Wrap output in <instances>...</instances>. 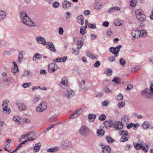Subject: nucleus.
I'll use <instances>...</instances> for the list:
<instances>
[{
	"instance_id": "obj_1",
	"label": "nucleus",
	"mask_w": 153,
	"mask_h": 153,
	"mask_svg": "<svg viewBox=\"0 0 153 153\" xmlns=\"http://www.w3.org/2000/svg\"><path fill=\"white\" fill-rule=\"evenodd\" d=\"M19 17L21 22L24 25L29 27L36 26L35 23L29 18L25 11H21L19 13Z\"/></svg>"
},
{
	"instance_id": "obj_2",
	"label": "nucleus",
	"mask_w": 153,
	"mask_h": 153,
	"mask_svg": "<svg viewBox=\"0 0 153 153\" xmlns=\"http://www.w3.org/2000/svg\"><path fill=\"white\" fill-rule=\"evenodd\" d=\"M75 95V92L71 89H67L63 93V97L68 100H70Z\"/></svg>"
},
{
	"instance_id": "obj_3",
	"label": "nucleus",
	"mask_w": 153,
	"mask_h": 153,
	"mask_svg": "<svg viewBox=\"0 0 153 153\" xmlns=\"http://www.w3.org/2000/svg\"><path fill=\"white\" fill-rule=\"evenodd\" d=\"M135 15L137 19L140 22H144L146 19V16L144 14L143 12L140 9L136 11Z\"/></svg>"
},
{
	"instance_id": "obj_4",
	"label": "nucleus",
	"mask_w": 153,
	"mask_h": 153,
	"mask_svg": "<svg viewBox=\"0 0 153 153\" xmlns=\"http://www.w3.org/2000/svg\"><path fill=\"white\" fill-rule=\"evenodd\" d=\"M79 131L81 136L85 137L88 136L90 133L89 128L85 126H81L80 127Z\"/></svg>"
},
{
	"instance_id": "obj_5",
	"label": "nucleus",
	"mask_w": 153,
	"mask_h": 153,
	"mask_svg": "<svg viewBox=\"0 0 153 153\" xmlns=\"http://www.w3.org/2000/svg\"><path fill=\"white\" fill-rule=\"evenodd\" d=\"M142 95L145 98L152 99L153 98V94L151 93L150 90L149 89L146 88L141 91Z\"/></svg>"
},
{
	"instance_id": "obj_6",
	"label": "nucleus",
	"mask_w": 153,
	"mask_h": 153,
	"mask_svg": "<svg viewBox=\"0 0 153 153\" xmlns=\"http://www.w3.org/2000/svg\"><path fill=\"white\" fill-rule=\"evenodd\" d=\"M47 107V103L45 102H42L36 107V111L39 112H41L46 109Z\"/></svg>"
},
{
	"instance_id": "obj_7",
	"label": "nucleus",
	"mask_w": 153,
	"mask_h": 153,
	"mask_svg": "<svg viewBox=\"0 0 153 153\" xmlns=\"http://www.w3.org/2000/svg\"><path fill=\"white\" fill-rule=\"evenodd\" d=\"M61 146L62 148L66 150L68 149H70L71 147V144L69 140H64L61 142Z\"/></svg>"
},
{
	"instance_id": "obj_8",
	"label": "nucleus",
	"mask_w": 153,
	"mask_h": 153,
	"mask_svg": "<svg viewBox=\"0 0 153 153\" xmlns=\"http://www.w3.org/2000/svg\"><path fill=\"white\" fill-rule=\"evenodd\" d=\"M58 68L57 65L54 63H50L48 66V71L49 73L54 72Z\"/></svg>"
},
{
	"instance_id": "obj_9",
	"label": "nucleus",
	"mask_w": 153,
	"mask_h": 153,
	"mask_svg": "<svg viewBox=\"0 0 153 153\" xmlns=\"http://www.w3.org/2000/svg\"><path fill=\"white\" fill-rule=\"evenodd\" d=\"M140 30L138 28H136V30H132L131 34L133 36L132 38V40H134L135 38L139 37Z\"/></svg>"
},
{
	"instance_id": "obj_10",
	"label": "nucleus",
	"mask_w": 153,
	"mask_h": 153,
	"mask_svg": "<svg viewBox=\"0 0 153 153\" xmlns=\"http://www.w3.org/2000/svg\"><path fill=\"white\" fill-rule=\"evenodd\" d=\"M67 78L66 77H64L61 80L60 82V86L63 88H66L68 87Z\"/></svg>"
},
{
	"instance_id": "obj_11",
	"label": "nucleus",
	"mask_w": 153,
	"mask_h": 153,
	"mask_svg": "<svg viewBox=\"0 0 153 153\" xmlns=\"http://www.w3.org/2000/svg\"><path fill=\"white\" fill-rule=\"evenodd\" d=\"M45 45L46 47L48 49H49L51 51L54 52H56V50L52 42H47Z\"/></svg>"
},
{
	"instance_id": "obj_12",
	"label": "nucleus",
	"mask_w": 153,
	"mask_h": 153,
	"mask_svg": "<svg viewBox=\"0 0 153 153\" xmlns=\"http://www.w3.org/2000/svg\"><path fill=\"white\" fill-rule=\"evenodd\" d=\"M8 102L9 101L7 100L4 101L2 106L3 110L4 111H7V113L8 114H9L10 112V108L8 107Z\"/></svg>"
},
{
	"instance_id": "obj_13",
	"label": "nucleus",
	"mask_w": 153,
	"mask_h": 153,
	"mask_svg": "<svg viewBox=\"0 0 153 153\" xmlns=\"http://www.w3.org/2000/svg\"><path fill=\"white\" fill-rule=\"evenodd\" d=\"M113 126L115 128L118 130L122 129L123 127L122 122L117 121L113 123Z\"/></svg>"
},
{
	"instance_id": "obj_14",
	"label": "nucleus",
	"mask_w": 153,
	"mask_h": 153,
	"mask_svg": "<svg viewBox=\"0 0 153 153\" xmlns=\"http://www.w3.org/2000/svg\"><path fill=\"white\" fill-rule=\"evenodd\" d=\"M67 59V56H64L60 58L54 59L53 60V61L54 62H64L66 61Z\"/></svg>"
},
{
	"instance_id": "obj_15",
	"label": "nucleus",
	"mask_w": 153,
	"mask_h": 153,
	"mask_svg": "<svg viewBox=\"0 0 153 153\" xmlns=\"http://www.w3.org/2000/svg\"><path fill=\"white\" fill-rule=\"evenodd\" d=\"M71 3L69 1L67 0L64 1L62 4V7L65 9H69L71 7Z\"/></svg>"
},
{
	"instance_id": "obj_16",
	"label": "nucleus",
	"mask_w": 153,
	"mask_h": 153,
	"mask_svg": "<svg viewBox=\"0 0 153 153\" xmlns=\"http://www.w3.org/2000/svg\"><path fill=\"white\" fill-rule=\"evenodd\" d=\"M36 40L37 42L39 44H42L43 45H46V42L45 39L41 36H38L36 38Z\"/></svg>"
},
{
	"instance_id": "obj_17",
	"label": "nucleus",
	"mask_w": 153,
	"mask_h": 153,
	"mask_svg": "<svg viewBox=\"0 0 153 153\" xmlns=\"http://www.w3.org/2000/svg\"><path fill=\"white\" fill-rule=\"evenodd\" d=\"M122 47V45H119L116 48L111 47L109 48V51L110 52H117V53H118Z\"/></svg>"
},
{
	"instance_id": "obj_18",
	"label": "nucleus",
	"mask_w": 153,
	"mask_h": 153,
	"mask_svg": "<svg viewBox=\"0 0 153 153\" xmlns=\"http://www.w3.org/2000/svg\"><path fill=\"white\" fill-rule=\"evenodd\" d=\"M102 150L104 153H110L111 149L110 147L108 146L105 145L102 148Z\"/></svg>"
},
{
	"instance_id": "obj_19",
	"label": "nucleus",
	"mask_w": 153,
	"mask_h": 153,
	"mask_svg": "<svg viewBox=\"0 0 153 153\" xmlns=\"http://www.w3.org/2000/svg\"><path fill=\"white\" fill-rule=\"evenodd\" d=\"M41 146V143L40 142L36 143L33 148V151L35 152H38L40 149Z\"/></svg>"
},
{
	"instance_id": "obj_20",
	"label": "nucleus",
	"mask_w": 153,
	"mask_h": 153,
	"mask_svg": "<svg viewBox=\"0 0 153 153\" xmlns=\"http://www.w3.org/2000/svg\"><path fill=\"white\" fill-rule=\"evenodd\" d=\"M77 21L78 23L82 25L84 24V17L82 15H79L77 18Z\"/></svg>"
},
{
	"instance_id": "obj_21",
	"label": "nucleus",
	"mask_w": 153,
	"mask_h": 153,
	"mask_svg": "<svg viewBox=\"0 0 153 153\" xmlns=\"http://www.w3.org/2000/svg\"><path fill=\"white\" fill-rule=\"evenodd\" d=\"M87 56L92 59H94L97 57V56L94 54H91L89 51H87L86 52Z\"/></svg>"
},
{
	"instance_id": "obj_22",
	"label": "nucleus",
	"mask_w": 153,
	"mask_h": 153,
	"mask_svg": "<svg viewBox=\"0 0 153 153\" xmlns=\"http://www.w3.org/2000/svg\"><path fill=\"white\" fill-rule=\"evenodd\" d=\"M139 37L141 38L146 37L147 35V32L144 29H142L140 30Z\"/></svg>"
},
{
	"instance_id": "obj_23",
	"label": "nucleus",
	"mask_w": 153,
	"mask_h": 153,
	"mask_svg": "<svg viewBox=\"0 0 153 153\" xmlns=\"http://www.w3.org/2000/svg\"><path fill=\"white\" fill-rule=\"evenodd\" d=\"M17 105L18 106L19 109L20 110H25L26 109V106L23 103H17Z\"/></svg>"
},
{
	"instance_id": "obj_24",
	"label": "nucleus",
	"mask_w": 153,
	"mask_h": 153,
	"mask_svg": "<svg viewBox=\"0 0 153 153\" xmlns=\"http://www.w3.org/2000/svg\"><path fill=\"white\" fill-rule=\"evenodd\" d=\"M105 131L101 129H98L97 130V136L99 137H102L104 135Z\"/></svg>"
},
{
	"instance_id": "obj_25",
	"label": "nucleus",
	"mask_w": 153,
	"mask_h": 153,
	"mask_svg": "<svg viewBox=\"0 0 153 153\" xmlns=\"http://www.w3.org/2000/svg\"><path fill=\"white\" fill-rule=\"evenodd\" d=\"M129 118V117L128 115H124L122 117L121 121L127 123L128 122V120Z\"/></svg>"
},
{
	"instance_id": "obj_26",
	"label": "nucleus",
	"mask_w": 153,
	"mask_h": 153,
	"mask_svg": "<svg viewBox=\"0 0 153 153\" xmlns=\"http://www.w3.org/2000/svg\"><path fill=\"white\" fill-rule=\"evenodd\" d=\"M105 73L107 76H110L112 74L113 71L111 69L107 68L105 70Z\"/></svg>"
},
{
	"instance_id": "obj_27",
	"label": "nucleus",
	"mask_w": 153,
	"mask_h": 153,
	"mask_svg": "<svg viewBox=\"0 0 153 153\" xmlns=\"http://www.w3.org/2000/svg\"><path fill=\"white\" fill-rule=\"evenodd\" d=\"M88 117L89 121L93 122L94 120L95 119L96 115L93 114H90L88 115Z\"/></svg>"
},
{
	"instance_id": "obj_28",
	"label": "nucleus",
	"mask_w": 153,
	"mask_h": 153,
	"mask_svg": "<svg viewBox=\"0 0 153 153\" xmlns=\"http://www.w3.org/2000/svg\"><path fill=\"white\" fill-rule=\"evenodd\" d=\"M6 17V13L3 11L0 10V21L3 20Z\"/></svg>"
},
{
	"instance_id": "obj_29",
	"label": "nucleus",
	"mask_w": 153,
	"mask_h": 153,
	"mask_svg": "<svg viewBox=\"0 0 153 153\" xmlns=\"http://www.w3.org/2000/svg\"><path fill=\"white\" fill-rule=\"evenodd\" d=\"M113 123V122L111 121L109 122L108 121H105L104 122V125L106 128H108L111 126V124Z\"/></svg>"
},
{
	"instance_id": "obj_30",
	"label": "nucleus",
	"mask_w": 153,
	"mask_h": 153,
	"mask_svg": "<svg viewBox=\"0 0 153 153\" xmlns=\"http://www.w3.org/2000/svg\"><path fill=\"white\" fill-rule=\"evenodd\" d=\"M119 134L122 136L126 137L128 136V133L126 131L122 130L120 131Z\"/></svg>"
},
{
	"instance_id": "obj_31",
	"label": "nucleus",
	"mask_w": 153,
	"mask_h": 153,
	"mask_svg": "<svg viewBox=\"0 0 153 153\" xmlns=\"http://www.w3.org/2000/svg\"><path fill=\"white\" fill-rule=\"evenodd\" d=\"M149 122H144L142 124V126L143 129H147L149 126Z\"/></svg>"
},
{
	"instance_id": "obj_32",
	"label": "nucleus",
	"mask_w": 153,
	"mask_h": 153,
	"mask_svg": "<svg viewBox=\"0 0 153 153\" xmlns=\"http://www.w3.org/2000/svg\"><path fill=\"white\" fill-rule=\"evenodd\" d=\"M79 116V115L78 114V113L76 111H75L70 116L69 119H73Z\"/></svg>"
},
{
	"instance_id": "obj_33",
	"label": "nucleus",
	"mask_w": 153,
	"mask_h": 153,
	"mask_svg": "<svg viewBox=\"0 0 153 153\" xmlns=\"http://www.w3.org/2000/svg\"><path fill=\"white\" fill-rule=\"evenodd\" d=\"M133 144L134 148L136 149H142V145L141 144H140L139 143H134Z\"/></svg>"
},
{
	"instance_id": "obj_34",
	"label": "nucleus",
	"mask_w": 153,
	"mask_h": 153,
	"mask_svg": "<svg viewBox=\"0 0 153 153\" xmlns=\"http://www.w3.org/2000/svg\"><path fill=\"white\" fill-rule=\"evenodd\" d=\"M138 0H130V4L132 7H134L137 2Z\"/></svg>"
},
{
	"instance_id": "obj_35",
	"label": "nucleus",
	"mask_w": 153,
	"mask_h": 153,
	"mask_svg": "<svg viewBox=\"0 0 153 153\" xmlns=\"http://www.w3.org/2000/svg\"><path fill=\"white\" fill-rule=\"evenodd\" d=\"M106 138L108 143H113L115 141V140L112 139L111 137L107 136L106 137Z\"/></svg>"
},
{
	"instance_id": "obj_36",
	"label": "nucleus",
	"mask_w": 153,
	"mask_h": 153,
	"mask_svg": "<svg viewBox=\"0 0 153 153\" xmlns=\"http://www.w3.org/2000/svg\"><path fill=\"white\" fill-rule=\"evenodd\" d=\"M58 148L56 147H54L53 148H51L48 149L47 151L48 152H53L57 151L58 150Z\"/></svg>"
},
{
	"instance_id": "obj_37",
	"label": "nucleus",
	"mask_w": 153,
	"mask_h": 153,
	"mask_svg": "<svg viewBox=\"0 0 153 153\" xmlns=\"http://www.w3.org/2000/svg\"><path fill=\"white\" fill-rule=\"evenodd\" d=\"M83 44V42L81 41H78L77 43V48L79 49H80Z\"/></svg>"
},
{
	"instance_id": "obj_38",
	"label": "nucleus",
	"mask_w": 153,
	"mask_h": 153,
	"mask_svg": "<svg viewBox=\"0 0 153 153\" xmlns=\"http://www.w3.org/2000/svg\"><path fill=\"white\" fill-rule=\"evenodd\" d=\"M119 62L120 65L122 66H124L126 63V61L123 58L120 59Z\"/></svg>"
},
{
	"instance_id": "obj_39",
	"label": "nucleus",
	"mask_w": 153,
	"mask_h": 153,
	"mask_svg": "<svg viewBox=\"0 0 153 153\" xmlns=\"http://www.w3.org/2000/svg\"><path fill=\"white\" fill-rule=\"evenodd\" d=\"M18 71H19V70L18 68H16L15 67H13L11 69V71L14 73L13 75H15Z\"/></svg>"
},
{
	"instance_id": "obj_40",
	"label": "nucleus",
	"mask_w": 153,
	"mask_h": 153,
	"mask_svg": "<svg viewBox=\"0 0 153 153\" xmlns=\"http://www.w3.org/2000/svg\"><path fill=\"white\" fill-rule=\"evenodd\" d=\"M104 91L106 93L109 94H112L113 92L111 90H109V88L107 87L105 88Z\"/></svg>"
},
{
	"instance_id": "obj_41",
	"label": "nucleus",
	"mask_w": 153,
	"mask_h": 153,
	"mask_svg": "<svg viewBox=\"0 0 153 153\" xmlns=\"http://www.w3.org/2000/svg\"><path fill=\"white\" fill-rule=\"evenodd\" d=\"M102 6V3L100 2H97L96 3L95 5V8L97 9H99Z\"/></svg>"
},
{
	"instance_id": "obj_42",
	"label": "nucleus",
	"mask_w": 153,
	"mask_h": 153,
	"mask_svg": "<svg viewBox=\"0 0 153 153\" xmlns=\"http://www.w3.org/2000/svg\"><path fill=\"white\" fill-rule=\"evenodd\" d=\"M32 85L31 82H28L27 83H24L22 85V86L24 88H26L30 87Z\"/></svg>"
},
{
	"instance_id": "obj_43",
	"label": "nucleus",
	"mask_w": 153,
	"mask_h": 153,
	"mask_svg": "<svg viewBox=\"0 0 153 153\" xmlns=\"http://www.w3.org/2000/svg\"><path fill=\"white\" fill-rule=\"evenodd\" d=\"M88 27L92 29H95L97 28L96 25L90 23L88 24Z\"/></svg>"
},
{
	"instance_id": "obj_44",
	"label": "nucleus",
	"mask_w": 153,
	"mask_h": 153,
	"mask_svg": "<svg viewBox=\"0 0 153 153\" xmlns=\"http://www.w3.org/2000/svg\"><path fill=\"white\" fill-rule=\"evenodd\" d=\"M30 72V71L28 70H25L23 73L22 76H28Z\"/></svg>"
},
{
	"instance_id": "obj_45",
	"label": "nucleus",
	"mask_w": 153,
	"mask_h": 153,
	"mask_svg": "<svg viewBox=\"0 0 153 153\" xmlns=\"http://www.w3.org/2000/svg\"><path fill=\"white\" fill-rule=\"evenodd\" d=\"M141 68V66H136L134 68H133L131 70V71L132 72H134L137 70H139Z\"/></svg>"
},
{
	"instance_id": "obj_46",
	"label": "nucleus",
	"mask_w": 153,
	"mask_h": 153,
	"mask_svg": "<svg viewBox=\"0 0 153 153\" xmlns=\"http://www.w3.org/2000/svg\"><path fill=\"white\" fill-rule=\"evenodd\" d=\"M59 6V3L57 1H55L52 4V7L54 8H57Z\"/></svg>"
},
{
	"instance_id": "obj_47",
	"label": "nucleus",
	"mask_w": 153,
	"mask_h": 153,
	"mask_svg": "<svg viewBox=\"0 0 153 153\" xmlns=\"http://www.w3.org/2000/svg\"><path fill=\"white\" fill-rule=\"evenodd\" d=\"M125 105V103L124 102H119V103L118 104V107L120 108H121L123 107Z\"/></svg>"
},
{
	"instance_id": "obj_48",
	"label": "nucleus",
	"mask_w": 153,
	"mask_h": 153,
	"mask_svg": "<svg viewBox=\"0 0 153 153\" xmlns=\"http://www.w3.org/2000/svg\"><path fill=\"white\" fill-rule=\"evenodd\" d=\"M85 28L83 26H82L80 28V33L82 35H83L84 34H85L86 32H85Z\"/></svg>"
},
{
	"instance_id": "obj_49",
	"label": "nucleus",
	"mask_w": 153,
	"mask_h": 153,
	"mask_svg": "<svg viewBox=\"0 0 153 153\" xmlns=\"http://www.w3.org/2000/svg\"><path fill=\"white\" fill-rule=\"evenodd\" d=\"M106 118V116L104 114H102L99 117V119L100 121H103Z\"/></svg>"
},
{
	"instance_id": "obj_50",
	"label": "nucleus",
	"mask_w": 153,
	"mask_h": 153,
	"mask_svg": "<svg viewBox=\"0 0 153 153\" xmlns=\"http://www.w3.org/2000/svg\"><path fill=\"white\" fill-rule=\"evenodd\" d=\"M123 96L121 94H120L118 95L117 97V100H122L123 99Z\"/></svg>"
},
{
	"instance_id": "obj_51",
	"label": "nucleus",
	"mask_w": 153,
	"mask_h": 153,
	"mask_svg": "<svg viewBox=\"0 0 153 153\" xmlns=\"http://www.w3.org/2000/svg\"><path fill=\"white\" fill-rule=\"evenodd\" d=\"M20 119L21 118L20 117L18 116H16V117L14 116L13 117V120L15 122H19V121L20 120Z\"/></svg>"
},
{
	"instance_id": "obj_52",
	"label": "nucleus",
	"mask_w": 153,
	"mask_h": 153,
	"mask_svg": "<svg viewBox=\"0 0 153 153\" xmlns=\"http://www.w3.org/2000/svg\"><path fill=\"white\" fill-rule=\"evenodd\" d=\"M120 79L119 78H114L112 80V82H115L117 84H118L120 81Z\"/></svg>"
},
{
	"instance_id": "obj_53",
	"label": "nucleus",
	"mask_w": 153,
	"mask_h": 153,
	"mask_svg": "<svg viewBox=\"0 0 153 153\" xmlns=\"http://www.w3.org/2000/svg\"><path fill=\"white\" fill-rule=\"evenodd\" d=\"M128 140V139L126 137L122 136L120 140V141L123 142L126 141H127Z\"/></svg>"
},
{
	"instance_id": "obj_54",
	"label": "nucleus",
	"mask_w": 153,
	"mask_h": 153,
	"mask_svg": "<svg viewBox=\"0 0 153 153\" xmlns=\"http://www.w3.org/2000/svg\"><path fill=\"white\" fill-rule=\"evenodd\" d=\"M56 123L55 124H54L51 125V126H48V128H46V130L47 131L53 128L54 127L55 125H57V124L59 123Z\"/></svg>"
},
{
	"instance_id": "obj_55",
	"label": "nucleus",
	"mask_w": 153,
	"mask_h": 153,
	"mask_svg": "<svg viewBox=\"0 0 153 153\" xmlns=\"http://www.w3.org/2000/svg\"><path fill=\"white\" fill-rule=\"evenodd\" d=\"M11 80V78L10 77H5L3 79V81L4 82H9Z\"/></svg>"
},
{
	"instance_id": "obj_56",
	"label": "nucleus",
	"mask_w": 153,
	"mask_h": 153,
	"mask_svg": "<svg viewBox=\"0 0 153 153\" xmlns=\"http://www.w3.org/2000/svg\"><path fill=\"white\" fill-rule=\"evenodd\" d=\"M79 49L78 48L76 49L73 48L72 49V50L73 51V53L76 55H78L79 54Z\"/></svg>"
},
{
	"instance_id": "obj_57",
	"label": "nucleus",
	"mask_w": 153,
	"mask_h": 153,
	"mask_svg": "<svg viewBox=\"0 0 153 153\" xmlns=\"http://www.w3.org/2000/svg\"><path fill=\"white\" fill-rule=\"evenodd\" d=\"M142 149H143V150L145 152H147L149 150L148 146L147 145L145 147V146H144L142 145Z\"/></svg>"
},
{
	"instance_id": "obj_58",
	"label": "nucleus",
	"mask_w": 153,
	"mask_h": 153,
	"mask_svg": "<svg viewBox=\"0 0 153 153\" xmlns=\"http://www.w3.org/2000/svg\"><path fill=\"white\" fill-rule=\"evenodd\" d=\"M100 65V63L99 61H97L94 64V66L95 67L98 68L99 67Z\"/></svg>"
},
{
	"instance_id": "obj_59",
	"label": "nucleus",
	"mask_w": 153,
	"mask_h": 153,
	"mask_svg": "<svg viewBox=\"0 0 153 153\" xmlns=\"http://www.w3.org/2000/svg\"><path fill=\"white\" fill-rule=\"evenodd\" d=\"M114 24L116 26H119L122 25V23L121 22H119V21L117 20L114 21Z\"/></svg>"
},
{
	"instance_id": "obj_60",
	"label": "nucleus",
	"mask_w": 153,
	"mask_h": 153,
	"mask_svg": "<svg viewBox=\"0 0 153 153\" xmlns=\"http://www.w3.org/2000/svg\"><path fill=\"white\" fill-rule=\"evenodd\" d=\"M39 98L37 97H35L33 100V104H36L37 102L39 101Z\"/></svg>"
},
{
	"instance_id": "obj_61",
	"label": "nucleus",
	"mask_w": 153,
	"mask_h": 153,
	"mask_svg": "<svg viewBox=\"0 0 153 153\" xmlns=\"http://www.w3.org/2000/svg\"><path fill=\"white\" fill-rule=\"evenodd\" d=\"M84 110V109L83 108H81L76 111L78 113V114H79V115H80L82 113V112Z\"/></svg>"
},
{
	"instance_id": "obj_62",
	"label": "nucleus",
	"mask_w": 153,
	"mask_h": 153,
	"mask_svg": "<svg viewBox=\"0 0 153 153\" xmlns=\"http://www.w3.org/2000/svg\"><path fill=\"white\" fill-rule=\"evenodd\" d=\"M34 133V131H30L29 132H28L27 133V134H26V137H28L30 135H33Z\"/></svg>"
},
{
	"instance_id": "obj_63",
	"label": "nucleus",
	"mask_w": 153,
	"mask_h": 153,
	"mask_svg": "<svg viewBox=\"0 0 153 153\" xmlns=\"http://www.w3.org/2000/svg\"><path fill=\"white\" fill-rule=\"evenodd\" d=\"M133 87V86L131 84H128L127 85V87L126 88V89L127 90H130Z\"/></svg>"
},
{
	"instance_id": "obj_64",
	"label": "nucleus",
	"mask_w": 153,
	"mask_h": 153,
	"mask_svg": "<svg viewBox=\"0 0 153 153\" xmlns=\"http://www.w3.org/2000/svg\"><path fill=\"white\" fill-rule=\"evenodd\" d=\"M64 30L62 27H60L59 29V33L60 35H62L63 34Z\"/></svg>"
}]
</instances>
